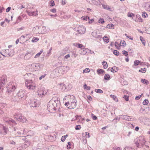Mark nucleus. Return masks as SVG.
I'll use <instances>...</instances> for the list:
<instances>
[{
    "instance_id": "1",
    "label": "nucleus",
    "mask_w": 150,
    "mask_h": 150,
    "mask_svg": "<svg viewBox=\"0 0 150 150\" xmlns=\"http://www.w3.org/2000/svg\"><path fill=\"white\" fill-rule=\"evenodd\" d=\"M65 101V105L69 108L72 109L75 108L76 106L77 100L73 95H68L64 99Z\"/></svg>"
},
{
    "instance_id": "2",
    "label": "nucleus",
    "mask_w": 150,
    "mask_h": 150,
    "mask_svg": "<svg viewBox=\"0 0 150 150\" xmlns=\"http://www.w3.org/2000/svg\"><path fill=\"white\" fill-rule=\"evenodd\" d=\"M25 85L27 88L29 90H34L36 87V84L32 80H26Z\"/></svg>"
},
{
    "instance_id": "3",
    "label": "nucleus",
    "mask_w": 150,
    "mask_h": 150,
    "mask_svg": "<svg viewBox=\"0 0 150 150\" xmlns=\"http://www.w3.org/2000/svg\"><path fill=\"white\" fill-rule=\"evenodd\" d=\"M135 144L138 148L143 147L145 144L146 141L143 137H140L137 140H135Z\"/></svg>"
},
{
    "instance_id": "4",
    "label": "nucleus",
    "mask_w": 150,
    "mask_h": 150,
    "mask_svg": "<svg viewBox=\"0 0 150 150\" xmlns=\"http://www.w3.org/2000/svg\"><path fill=\"white\" fill-rule=\"evenodd\" d=\"M2 52L3 53V55L5 57H12L14 53V52L13 50L6 49L2 50Z\"/></svg>"
},
{
    "instance_id": "5",
    "label": "nucleus",
    "mask_w": 150,
    "mask_h": 150,
    "mask_svg": "<svg viewBox=\"0 0 150 150\" xmlns=\"http://www.w3.org/2000/svg\"><path fill=\"white\" fill-rule=\"evenodd\" d=\"M60 69V67H57L50 74L51 78H56L59 75V70Z\"/></svg>"
},
{
    "instance_id": "6",
    "label": "nucleus",
    "mask_w": 150,
    "mask_h": 150,
    "mask_svg": "<svg viewBox=\"0 0 150 150\" xmlns=\"http://www.w3.org/2000/svg\"><path fill=\"white\" fill-rule=\"evenodd\" d=\"M7 81V77L3 75L0 78V89H3L4 86L6 84Z\"/></svg>"
},
{
    "instance_id": "7",
    "label": "nucleus",
    "mask_w": 150,
    "mask_h": 150,
    "mask_svg": "<svg viewBox=\"0 0 150 150\" xmlns=\"http://www.w3.org/2000/svg\"><path fill=\"white\" fill-rule=\"evenodd\" d=\"M7 91L8 93L14 91L16 88V83H10L7 87Z\"/></svg>"
},
{
    "instance_id": "8",
    "label": "nucleus",
    "mask_w": 150,
    "mask_h": 150,
    "mask_svg": "<svg viewBox=\"0 0 150 150\" xmlns=\"http://www.w3.org/2000/svg\"><path fill=\"white\" fill-rule=\"evenodd\" d=\"M60 86L62 91H69L71 87V85L69 83L64 84V83H62L60 84Z\"/></svg>"
},
{
    "instance_id": "9",
    "label": "nucleus",
    "mask_w": 150,
    "mask_h": 150,
    "mask_svg": "<svg viewBox=\"0 0 150 150\" xmlns=\"http://www.w3.org/2000/svg\"><path fill=\"white\" fill-rule=\"evenodd\" d=\"M8 129L7 127L4 125L0 124V134L6 135L8 131Z\"/></svg>"
},
{
    "instance_id": "10",
    "label": "nucleus",
    "mask_w": 150,
    "mask_h": 150,
    "mask_svg": "<svg viewBox=\"0 0 150 150\" xmlns=\"http://www.w3.org/2000/svg\"><path fill=\"white\" fill-rule=\"evenodd\" d=\"M17 94L21 101L25 99L26 96V93L25 91L21 90L19 91Z\"/></svg>"
},
{
    "instance_id": "11",
    "label": "nucleus",
    "mask_w": 150,
    "mask_h": 150,
    "mask_svg": "<svg viewBox=\"0 0 150 150\" xmlns=\"http://www.w3.org/2000/svg\"><path fill=\"white\" fill-rule=\"evenodd\" d=\"M44 27L42 26H37L35 28L34 30H33L35 34H38L40 33H43L44 32L42 31L41 30L43 29Z\"/></svg>"
},
{
    "instance_id": "12",
    "label": "nucleus",
    "mask_w": 150,
    "mask_h": 150,
    "mask_svg": "<svg viewBox=\"0 0 150 150\" xmlns=\"http://www.w3.org/2000/svg\"><path fill=\"white\" fill-rule=\"evenodd\" d=\"M51 104L53 106L52 109L55 110V108L57 107V105L53 101V100H51L48 104V107L49 109L51 110V107H52Z\"/></svg>"
},
{
    "instance_id": "13",
    "label": "nucleus",
    "mask_w": 150,
    "mask_h": 150,
    "mask_svg": "<svg viewBox=\"0 0 150 150\" xmlns=\"http://www.w3.org/2000/svg\"><path fill=\"white\" fill-rule=\"evenodd\" d=\"M22 139L25 141V143L21 147L23 149H25L28 147L30 145V142L27 140V138L25 137H24Z\"/></svg>"
},
{
    "instance_id": "14",
    "label": "nucleus",
    "mask_w": 150,
    "mask_h": 150,
    "mask_svg": "<svg viewBox=\"0 0 150 150\" xmlns=\"http://www.w3.org/2000/svg\"><path fill=\"white\" fill-rule=\"evenodd\" d=\"M19 137L18 136L15 137H10V144H16V142H18V139Z\"/></svg>"
},
{
    "instance_id": "15",
    "label": "nucleus",
    "mask_w": 150,
    "mask_h": 150,
    "mask_svg": "<svg viewBox=\"0 0 150 150\" xmlns=\"http://www.w3.org/2000/svg\"><path fill=\"white\" fill-rule=\"evenodd\" d=\"M86 31V28L83 26H81L78 27L77 31L79 34H84Z\"/></svg>"
},
{
    "instance_id": "16",
    "label": "nucleus",
    "mask_w": 150,
    "mask_h": 150,
    "mask_svg": "<svg viewBox=\"0 0 150 150\" xmlns=\"http://www.w3.org/2000/svg\"><path fill=\"white\" fill-rule=\"evenodd\" d=\"M134 66H137L139 64L144 65L145 66H150L146 62H140L139 60H136L134 61Z\"/></svg>"
},
{
    "instance_id": "17",
    "label": "nucleus",
    "mask_w": 150,
    "mask_h": 150,
    "mask_svg": "<svg viewBox=\"0 0 150 150\" xmlns=\"http://www.w3.org/2000/svg\"><path fill=\"white\" fill-rule=\"evenodd\" d=\"M11 100L12 101L17 102H21V101L18 95L17 94L15 95H13L12 96Z\"/></svg>"
},
{
    "instance_id": "18",
    "label": "nucleus",
    "mask_w": 150,
    "mask_h": 150,
    "mask_svg": "<svg viewBox=\"0 0 150 150\" xmlns=\"http://www.w3.org/2000/svg\"><path fill=\"white\" fill-rule=\"evenodd\" d=\"M37 93L38 96L42 98L44 96L46 93V92H45L43 90L41 89H39L37 91Z\"/></svg>"
},
{
    "instance_id": "19",
    "label": "nucleus",
    "mask_w": 150,
    "mask_h": 150,
    "mask_svg": "<svg viewBox=\"0 0 150 150\" xmlns=\"http://www.w3.org/2000/svg\"><path fill=\"white\" fill-rule=\"evenodd\" d=\"M4 120L6 123L11 125H12L13 124H16L15 121L13 120L11 118H8V119L6 120L5 119V118H4Z\"/></svg>"
},
{
    "instance_id": "20",
    "label": "nucleus",
    "mask_w": 150,
    "mask_h": 150,
    "mask_svg": "<svg viewBox=\"0 0 150 150\" xmlns=\"http://www.w3.org/2000/svg\"><path fill=\"white\" fill-rule=\"evenodd\" d=\"M120 117L124 120L127 121H132L133 120V119H132L131 117L126 115H121Z\"/></svg>"
},
{
    "instance_id": "21",
    "label": "nucleus",
    "mask_w": 150,
    "mask_h": 150,
    "mask_svg": "<svg viewBox=\"0 0 150 150\" xmlns=\"http://www.w3.org/2000/svg\"><path fill=\"white\" fill-rule=\"evenodd\" d=\"M88 50V49L85 48L84 47V48H82L79 50V53L80 54L85 55L86 54Z\"/></svg>"
},
{
    "instance_id": "22",
    "label": "nucleus",
    "mask_w": 150,
    "mask_h": 150,
    "mask_svg": "<svg viewBox=\"0 0 150 150\" xmlns=\"http://www.w3.org/2000/svg\"><path fill=\"white\" fill-rule=\"evenodd\" d=\"M27 12L28 15L30 16H35L38 15L37 11H27Z\"/></svg>"
},
{
    "instance_id": "23",
    "label": "nucleus",
    "mask_w": 150,
    "mask_h": 150,
    "mask_svg": "<svg viewBox=\"0 0 150 150\" xmlns=\"http://www.w3.org/2000/svg\"><path fill=\"white\" fill-rule=\"evenodd\" d=\"M144 8L146 10L150 11V2H147L145 3L144 6Z\"/></svg>"
},
{
    "instance_id": "24",
    "label": "nucleus",
    "mask_w": 150,
    "mask_h": 150,
    "mask_svg": "<svg viewBox=\"0 0 150 150\" xmlns=\"http://www.w3.org/2000/svg\"><path fill=\"white\" fill-rule=\"evenodd\" d=\"M38 101L35 100H33L31 101V106L33 107H36L38 106V104L37 103Z\"/></svg>"
},
{
    "instance_id": "25",
    "label": "nucleus",
    "mask_w": 150,
    "mask_h": 150,
    "mask_svg": "<svg viewBox=\"0 0 150 150\" xmlns=\"http://www.w3.org/2000/svg\"><path fill=\"white\" fill-rule=\"evenodd\" d=\"M21 113L19 112L16 113L14 115V117L16 118L17 120H19L21 118V116H22Z\"/></svg>"
},
{
    "instance_id": "26",
    "label": "nucleus",
    "mask_w": 150,
    "mask_h": 150,
    "mask_svg": "<svg viewBox=\"0 0 150 150\" xmlns=\"http://www.w3.org/2000/svg\"><path fill=\"white\" fill-rule=\"evenodd\" d=\"M18 120L22 122H26L27 121L26 118L23 116H21V118Z\"/></svg>"
},
{
    "instance_id": "27",
    "label": "nucleus",
    "mask_w": 150,
    "mask_h": 150,
    "mask_svg": "<svg viewBox=\"0 0 150 150\" xmlns=\"http://www.w3.org/2000/svg\"><path fill=\"white\" fill-rule=\"evenodd\" d=\"M118 69V68L117 66H113L111 68V71L113 72H116Z\"/></svg>"
},
{
    "instance_id": "28",
    "label": "nucleus",
    "mask_w": 150,
    "mask_h": 150,
    "mask_svg": "<svg viewBox=\"0 0 150 150\" xmlns=\"http://www.w3.org/2000/svg\"><path fill=\"white\" fill-rule=\"evenodd\" d=\"M97 72L98 74L100 75L102 74L103 73L105 72V71L102 69H99L97 70Z\"/></svg>"
},
{
    "instance_id": "29",
    "label": "nucleus",
    "mask_w": 150,
    "mask_h": 150,
    "mask_svg": "<svg viewBox=\"0 0 150 150\" xmlns=\"http://www.w3.org/2000/svg\"><path fill=\"white\" fill-rule=\"evenodd\" d=\"M107 28L110 29H113L114 28V25L112 24H108L107 25Z\"/></svg>"
},
{
    "instance_id": "30",
    "label": "nucleus",
    "mask_w": 150,
    "mask_h": 150,
    "mask_svg": "<svg viewBox=\"0 0 150 150\" xmlns=\"http://www.w3.org/2000/svg\"><path fill=\"white\" fill-rule=\"evenodd\" d=\"M111 98H112L116 102L118 101V100L117 97L115 95H110Z\"/></svg>"
},
{
    "instance_id": "31",
    "label": "nucleus",
    "mask_w": 150,
    "mask_h": 150,
    "mask_svg": "<svg viewBox=\"0 0 150 150\" xmlns=\"http://www.w3.org/2000/svg\"><path fill=\"white\" fill-rule=\"evenodd\" d=\"M52 100H53V101L57 105L60 103V101L58 98H53Z\"/></svg>"
},
{
    "instance_id": "32",
    "label": "nucleus",
    "mask_w": 150,
    "mask_h": 150,
    "mask_svg": "<svg viewBox=\"0 0 150 150\" xmlns=\"http://www.w3.org/2000/svg\"><path fill=\"white\" fill-rule=\"evenodd\" d=\"M140 39L144 45L145 46L146 45V41L145 40H144V38L142 36H140Z\"/></svg>"
},
{
    "instance_id": "33",
    "label": "nucleus",
    "mask_w": 150,
    "mask_h": 150,
    "mask_svg": "<svg viewBox=\"0 0 150 150\" xmlns=\"http://www.w3.org/2000/svg\"><path fill=\"white\" fill-rule=\"evenodd\" d=\"M31 56V54L30 53L26 54L24 56L25 59H28Z\"/></svg>"
},
{
    "instance_id": "34",
    "label": "nucleus",
    "mask_w": 150,
    "mask_h": 150,
    "mask_svg": "<svg viewBox=\"0 0 150 150\" xmlns=\"http://www.w3.org/2000/svg\"><path fill=\"white\" fill-rule=\"evenodd\" d=\"M61 67H60V69H63V68L65 69V70H63V71L64 72H66L69 69V67H68V66H61Z\"/></svg>"
},
{
    "instance_id": "35",
    "label": "nucleus",
    "mask_w": 150,
    "mask_h": 150,
    "mask_svg": "<svg viewBox=\"0 0 150 150\" xmlns=\"http://www.w3.org/2000/svg\"><path fill=\"white\" fill-rule=\"evenodd\" d=\"M146 70V68H142L140 69L139 71V72L144 73L145 72Z\"/></svg>"
},
{
    "instance_id": "36",
    "label": "nucleus",
    "mask_w": 150,
    "mask_h": 150,
    "mask_svg": "<svg viewBox=\"0 0 150 150\" xmlns=\"http://www.w3.org/2000/svg\"><path fill=\"white\" fill-rule=\"evenodd\" d=\"M123 150H135L134 149L130 146H126L124 149Z\"/></svg>"
},
{
    "instance_id": "37",
    "label": "nucleus",
    "mask_w": 150,
    "mask_h": 150,
    "mask_svg": "<svg viewBox=\"0 0 150 150\" xmlns=\"http://www.w3.org/2000/svg\"><path fill=\"white\" fill-rule=\"evenodd\" d=\"M23 17L21 16H19L18 18L17 19L16 21V23H18L21 21L23 20Z\"/></svg>"
},
{
    "instance_id": "38",
    "label": "nucleus",
    "mask_w": 150,
    "mask_h": 150,
    "mask_svg": "<svg viewBox=\"0 0 150 150\" xmlns=\"http://www.w3.org/2000/svg\"><path fill=\"white\" fill-rule=\"evenodd\" d=\"M120 46L124 47L126 45L125 42L124 40H121L120 42Z\"/></svg>"
},
{
    "instance_id": "39",
    "label": "nucleus",
    "mask_w": 150,
    "mask_h": 150,
    "mask_svg": "<svg viewBox=\"0 0 150 150\" xmlns=\"http://www.w3.org/2000/svg\"><path fill=\"white\" fill-rule=\"evenodd\" d=\"M104 79L107 80H109L110 79V76L108 74H106L104 76Z\"/></svg>"
},
{
    "instance_id": "40",
    "label": "nucleus",
    "mask_w": 150,
    "mask_h": 150,
    "mask_svg": "<svg viewBox=\"0 0 150 150\" xmlns=\"http://www.w3.org/2000/svg\"><path fill=\"white\" fill-rule=\"evenodd\" d=\"M43 52V50H41L40 51V52H38L37 54H36L35 56L34 57L35 58H37L38 57H39L40 56V55Z\"/></svg>"
},
{
    "instance_id": "41",
    "label": "nucleus",
    "mask_w": 150,
    "mask_h": 150,
    "mask_svg": "<svg viewBox=\"0 0 150 150\" xmlns=\"http://www.w3.org/2000/svg\"><path fill=\"white\" fill-rule=\"evenodd\" d=\"M39 39L38 38L34 37L33 38L31 41L33 42H36L38 41Z\"/></svg>"
},
{
    "instance_id": "42",
    "label": "nucleus",
    "mask_w": 150,
    "mask_h": 150,
    "mask_svg": "<svg viewBox=\"0 0 150 150\" xmlns=\"http://www.w3.org/2000/svg\"><path fill=\"white\" fill-rule=\"evenodd\" d=\"M141 81L144 84L146 85L148 84L149 83V81L147 80H146L145 79H142Z\"/></svg>"
},
{
    "instance_id": "43",
    "label": "nucleus",
    "mask_w": 150,
    "mask_h": 150,
    "mask_svg": "<svg viewBox=\"0 0 150 150\" xmlns=\"http://www.w3.org/2000/svg\"><path fill=\"white\" fill-rule=\"evenodd\" d=\"M92 36L94 38H96L97 37L98 34L97 32L93 31L92 33Z\"/></svg>"
},
{
    "instance_id": "44",
    "label": "nucleus",
    "mask_w": 150,
    "mask_h": 150,
    "mask_svg": "<svg viewBox=\"0 0 150 150\" xmlns=\"http://www.w3.org/2000/svg\"><path fill=\"white\" fill-rule=\"evenodd\" d=\"M103 40L107 43L109 42V39L107 37L104 36L103 38Z\"/></svg>"
},
{
    "instance_id": "45",
    "label": "nucleus",
    "mask_w": 150,
    "mask_h": 150,
    "mask_svg": "<svg viewBox=\"0 0 150 150\" xmlns=\"http://www.w3.org/2000/svg\"><path fill=\"white\" fill-rule=\"evenodd\" d=\"M81 18L83 20H86V21H87L88 20H89V17L88 16H82L81 17Z\"/></svg>"
},
{
    "instance_id": "46",
    "label": "nucleus",
    "mask_w": 150,
    "mask_h": 150,
    "mask_svg": "<svg viewBox=\"0 0 150 150\" xmlns=\"http://www.w3.org/2000/svg\"><path fill=\"white\" fill-rule=\"evenodd\" d=\"M68 137V135H66L63 136L61 138V140L62 142H64L66 138L67 137Z\"/></svg>"
},
{
    "instance_id": "47",
    "label": "nucleus",
    "mask_w": 150,
    "mask_h": 150,
    "mask_svg": "<svg viewBox=\"0 0 150 150\" xmlns=\"http://www.w3.org/2000/svg\"><path fill=\"white\" fill-rule=\"evenodd\" d=\"M29 75H30L31 74L30 73H28V74H25L24 76V78L25 79V80L26 81V80L28 79V77L29 76Z\"/></svg>"
},
{
    "instance_id": "48",
    "label": "nucleus",
    "mask_w": 150,
    "mask_h": 150,
    "mask_svg": "<svg viewBox=\"0 0 150 150\" xmlns=\"http://www.w3.org/2000/svg\"><path fill=\"white\" fill-rule=\"evenodd\" d=\"M119 45V44L118 42H115V46L116 48H117V49H120V46H118Z\"/></svg>"
},
{
    "instance_id": "49",
    "label": "nucleus",
    "mask_w": 150,
    "mask_h": 150,
    "mask_svg": "<svg viewBox=\"0 0 150 150\" xmlns=\"http://www.w3.org/2000/svg\"><path fill=\"white\" fill-rule=\"evenodd\" d=\"M134 16L133 13L129 12L127 14V16L129 17H133Z\"/></svg>"
},
{
    "instance_id": "50",
    "label": "nucleus",
    "mask_w": 150,
    "mask_h": 150,
    "mask_svg": "<svg viewBox=\"0 0 150 150\" xmlns=\"http://www.w3.org/2000/svg\"><path fill=\"white\" fill-rule=\"evenodd\" d=\"M0 60H2L5 58V56H4V55H3V53H2V52H0Z\"/></svg>"
},
{
    "instance_id": "51",
    "label": "nucleus",
    "mask_w": 150,
    "mask_h": 150,
    "mask_svg": "<svg viewBox=\"0 0 150 150\" xmlns=\"http://www.w3.org/2000/svg\"><path fill=\"white\" fill-rule=\"evenodd\" d=\"M75 119L74 120V119L72 120V121L73 120H80L81 119V116L76 115L75 117Z\"/></svg>"
},
{
    "instance_id": "52",
    "label": "nucleus",
    "mask_w": 150,
    "mask_h": 150,
    "mask_svg": "<svg viewBox=\"0 0 150 150\" xmlns=\"http://www.w3.org/2000/svg\"><path fill=\"white\" fill-rule=\"evenodd\" d=\"M95 91L96 92L99 93H103V91L100 89H96L95 90Z\"/></svg>"
},
{
    "instance_id": "53",
    "label": "nucleus",
    "mask_w": 150,
    "mask_h": 150,
    "mask_svg": "<svg viewBox=\"0 0 150 150\" xmlns=\"http://www.w3.org/2000/svg\"><path fill=\"white\" fill-rule=\"evenodd\" d=\"M148 103H149L148 100L147 99H145L143 101V104L144 105H146L148 104Z\"/></svg>"
},
{
    "instance_id": "54",
    "label": "nucleus",
    "mask_w": 150,
    "mask_h": 150,
    "mask_svg": "<svg viewBox=\"0 0 150 150\" xmlns=\"http://www.w3.org/2000/svg\"><path fill=\"white\" fill-rule=\"evenodd\" d=\"M77 46L78 48H80V49H81L82 48H84V47L82 44L78 43L77 44Z\"/></svg>"
},
{
    "instance_id": "55",
    "label": "nucleus",
    "mask_w": 150,
    "mask_h": 150,
    "mask_svg": "<svg viewBox=\"0 0 150 150\" xmlns=\"http://www.w3.org/2000/svg\"><path fill=\"white\" fill-rule=\"evenodd\" d=\"M142 17H144V18H146L148 17V15L146 13V12H144L142 13Z\"/></svg>"
},
{
    "instance_id": "56",
    "label": "nucleus",
    "mask_w": 150,
    "mask_h": 150,
    "mask_svg": "<svg viewBox=\"0 0 150 150\" xmlns=\"http://www.w3.org/2000/svg\"><path fill=\"white\" fill-rule=\"evenodd\" d=\"M104 20L103 18H100L98 20V22L99 23L103 24L104 23Z\"/></svg>"
},
{
    "instance_id": "57",
    "label": "nucleus",
    "mask_w": 150,
    "mask_h": 150,
    "mask_svg": "<svg viewBox=\"0 0 150 150\" xmlns=\"http://www.w3.org/2000/svg\"><path fill=\"white\" fill-rule=\"evenodd\" d=\"M113 53L116 56H118L119 54V52L116 50L114 51Z\"/></svg>"
},
{
    "instance_id": "58",
    "label": "nucleus",
    "mask_w": 150,
    "mask_h": 150,
    "mask_svg": "<svg viewBox=\"0 0 150 150\" xmlns=\"http://www.w3.org/2000/svg\"><path fill=\"white\" fill-rule=\"evenodd\" d=\"M81 128V127L80 125H77L76 126L75 129L76 130H79Z\"/></svg>"
},
{
    "instance_id": "59",
    "label": "nucleus",
    "mask_w": 150,
    "mask_h": 150,
    "mask_svg": "<svg viewBox=\"0 0 150 150\" xmlns=\"http://www.w3.org/2000/svg\"><path fill=\"white\" fill-rule=\"evenodd\" d=\"M90 71V70L89 68H86L83 70V73H88Z\"/></svg>"
},
{
    "instance_id": "60",
    "label": "nucleus",
    "mask_w": 150,
    "mask_h": 150,
    "mask_svg": "<svg viewBox=\"0 0 150 150\" xmlns=\"http://www.w3.org/2000/svg\"><path fill=\"white\" fill-rule=\"evenodd\" d=\"M52 47H51L50 48L48 52L46 54V56H49L50 55V54L51 53V51L52 50Z\"/></svg>"
},
{
    "instance_id": "61",
    "label": "nucleus",
    "mask_w": 150,
    "mask_h": 150,
    "mask_svg": "<svg viewBox=\"0 0 150 150\" xmlns=\"http://www.w3.org/2000/svg\"><path fill=\"white\" fill-rule=\"evenodd\" d=\"M91 116L93 119L94 120H96L97 118V117L92 113L91 114Z\"/></svg>"
},
{
    "instance_id": "62",
    "label": "nucleus",
    "mask_w": 150,
    "mask_h": 150,
    "mask_svg": "<svg viewBox=\"0 0 150 150\" xmlns=\"http://www.w3.org/2000/svg\"><path fill=\"white\" fill-rule=\"evenodd\" d=\"M122 54L124 55L127 56L128 54V52L125 50H123L122 51Z\"/></svg>"
},
{
    "instance_id": "63",
    "label": "nucleus",
    "mask_w": 150,
    "mask_h": 150,
    "mask_svg": "<svg viewBox=\"0 0 150 150\" xmlns=\"http://www.w3.org/2000/svg\"><path fill=\"white\" fill-rule=\"evenodd\" d=\"M25 36L24 35L21 36L19 38L20 40H22V41H24V40L25 38Z\"/></svg>"
},
{
    "instance_id": "64",
    "label": "nucleus",
    "mask_w": 150,
    "mask_h": 150,
    "mask_svg": "<svg viewBox=\"0 0 150 150\" xmlns=\"http://www.w3.org/2000/svg\"><path fill=\"white\" fill-rule=\"evenodd\" d=\"M123 98L125 99V100L126 101H128L129 100V96L126 95H124L123 96Z\"/></svg>"
}]
</instances>
